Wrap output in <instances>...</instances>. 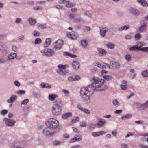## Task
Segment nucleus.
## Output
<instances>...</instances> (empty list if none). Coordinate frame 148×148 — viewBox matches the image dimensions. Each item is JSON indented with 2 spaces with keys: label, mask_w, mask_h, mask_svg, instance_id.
<instances>
[{
  "label": "nucleus",
  "mask_w": 148,
  "mask_h": 148,
  "mask_svg": "<svg viewBox=\"0 0 148 148\" xmlns=\"http://www.w3.org/2000/svg\"><path fill=\"white\" fill-rule=\"evenodd\" d=\"M121 148H129L127 145L125 144H123L121 146Z\"/></svg>",
  "instance_id": "64"
},
{
  "label": "nucleus",
  "mask_w": 148,
  "mask_h": 148,
  "mask_svg": "<svg viewBox=\"0 0 148 148\" xmlns=\"http://www.w3.org/2000/svg\"><path fill=\"white\" fill-rule=\"evenodd\" d=\"M47 127H49L55 131H58L57 127L58 126L59 123L56 119L51 118L49 119L46 122Z\"/></svg>",
  "instance_id": "2"
},
{
  "label": "nucleus",
  "mask_w": 148,
  "mask_h": 148,
  "mask_svg": "<svg viewBox=\"0 0 148 148\" xmlns=\"http://www.w3.org/2000/svg\"><path fill=\"white\" fill-rule=\"evenodd\" d=\"M79 118L78 117H76L75 118H73L72 120V122L73 123H75L77 122L79 120Z\"/></svg>",
  "instance_id": "55"
},
{
  "label": "nucleus",
  "mask_w": 148,
  "mask_h": 148,
  "mask_svg": "<svg viewBox=\"0 0 148 148\" xmlns=\"http://www.w3.org/2000/svg\"><path fill=\"white\" fill-rule=\"evenodd\" d=\"M135 38L136 40H139L141 38V35L139 33H137L135 35Z\"/></svg>",
  "instance_id": "37"
},
{
  "label": "nucleus",
  "mask_w": 148,
  "mask_h": 148,
  "mask_svg": "<svg viewBox=\"0 0 148 148\" xmlns=\"http://www.w3.org/2000/svg\"><path fill=\"white\" fill-rule=\"evenodd\" d=\"M82 140V139L79 137V138H77L75 137L70 140V143H73L75 142L78 141H80Z\"/></svg>",
  "instance_id": "33"
},
{
  "label": "nucleus",
  "mask_w": 148,
  "mask_h": 148,
  "mask_svg": "<svg viewBox=\"0 0 148 148\" xmlns=\"http://www.w3.org/2000/svg\"><path fill=\"white\" fill-rule=\"evenodd\" d=\"M106 123V121L104 119L99 118L98 122L96 124V125L98 128H102L103 127Z\"/></svg>",
  "instance_id": "9"
},
{
  "label": "nucleus",
  "mask_w": 148,
  "mask_h": 148,
  "mask_svg": "<svg viewBox=\"0 0 148 148\" xmlns=\"http://www.w3.org/2000/svg\"><path fill=\"white\" fill-rule=\"evenodd\" d=\"M69 17L70 18V19L71 20H74V19H75V16L73 14H69Z\"/></svg>",
  "instance_id": "51"
},
{
  "label": "nucleus",
  "mask_w": 148,
  "mask_h": 148,
  "mask_svg": "<svg viewBox=\"0 0 148 148\" xmlns=\"http://www.w3.org/2000/svg\"><path fill=\"white\" fill-rule=\"evenodd\" d=\"M120 87L121 89L123 90H125L127 88V86L125 85L121 84Z\"/></svg>",
  "instance_id": "57"
},
{
  "label": "nucleus",
  "mask_w": 148,
  "mask_h": 148,
  "mask_svg": "<svg viewBox=\"0 0 148 148\" xmlns=\"http://www.w3.org/2000/svg\"><path fill=\"white\" fill-rule=\"evenodd\" d=\"M112 103L115 106H118L119 104V103L116 99L112 101Z\"/></svg>",
  "instance_id": "53"
},
{
  "label": "nucleus",
  "mask_w": 148,
  "mask_h": 148,
  "mask_svg": "<svg viewBox=\"0 0 148 148\" xmlns=\"http://www.w3.org/2000/svg\"><path fill=\"white\" fill-rule=\"evenodd\" d=\"M132 38V36L130 34H127L125 36V39L126 40H130Z\"/></svg>",
  "instance_id": "47"
},
{
  "label": "nucleus",
  "mask_w": 148,
  "mask_h": 148,
  "mask_svg": "<svg viewBox=\"0 0 148 148\" xmlns=\"http://www.w3.org/2000/svg\"><path fill=\"white\" fill-rule=\"evenodd\" d=\"M82 21V18L80 16L77 17L74 19V21L76 23H80Z\"/></svg>",
  "instance_id": "43"
},
{
  "label": "nucleus",
  "mask_w": 148,
  "mask_h": 148,
  "mask_svg": "<svg viewBox=\"0 0 148 148\" xmlns=\"http://www.w3.org/2000/svg\"><path fill=\"white\" fill-rule=\"evenodd\" d=\"M58 132V131H55L51 128L47 127L44 128L43 131V134L46 136H52Z\"/></svg>",
  "instance_id": "3"
},
{
  "label": "nucleus",
  "mask_w": 148,
  "mask_h": 148,
  "mask_svg": "<svg viewBox=\"0 0 148 148\" xmlns=\"http://www.w3.org/2000/svg\"><path fill=\"white\" fill-rule=\"evenodd\" d=\"M122 112V110H118L115 111L114 113L117 114H119Z\"/></svg>",
  "instance_id": "60"
},
{
  "label": "nucleus",
  "mask_w": 148,
  "mask_h": 148,
  "mask_svg": "<svg viewBox=\"0 0 148 148\" xmlns=\"http://www.w3.org/2000/svg\"><path fill=\"white\" fill-rule=\"evenodd\" d=\"M130 28V26L129 25H127L123 26L121 27L118 28V31H122L123 30H126L129 29Z\"/></svg>",
  "instance_id": "24"
},
{
  "label": "nucleus",
  "mask_w": 148,
  "mask_h": 148,
  "mask_svg": "<svg viewBox=\"0 0 148 148\" xmlns=\"http://www.w3.org/2000/svg\"><path fill=\"white\" fill-rule=\"evenodd\" d=\"M7 47L4 44L1 42H0V51L3 52L5 51Z\"/></svg>",
  "instance_id": "20"
},
{
  "label": "nucleus",
  "mask_w": 148,
  "mask_h": 148,
  "mask_svg": "<svg viewBox=\"0 0 148 148\" xmlns=\"http://www.w3.org/2000/svg\"><path fill=\"white\" fill-rule=\"evenodd\" d=\"M124 58L125 60L128 62L130 61L131 60L132 58L131 55L128 54H127L125 55Z\"/></svg>",
  "instance_id": "40"
},
{
  "label": "nucleus",
  "mask_w": 148,
  "mask_h": 148,
  "mask_svg": "<svg viewBox=\"0 0 148 148\" xmlns=\"http://www.w3.org/2000/svg\"><path fill=\"white\" fill-rule=\"evenodd\" d=\"M66 65L62 64L59 65L58 67V69L56 70V72L61 75H65L69 73V71L67 70H65Z\"/></svg>",
  "instance_id": "4"
},
{
  "label": "nucleus",
  "mask_w": 148,
  "mask_h": 148,
  "mask_svg": "<svg viewBox=\"0 0 148 148\" xmlns=\"http://www.w3.org/2000/svg\"><path fill=\"white\" fill-rule=\"evenodd\" d=\"M132 114L130 113H129L126 114L124 116H122L121 117V119L122 120H123L125 118L129 119L131 118L132 117Z\"/></svg>",
  "instance_id": "35"
},
{
  "label": "nucleus",
  "mask_w": 148,
  "mask_h": 148,
  "mask_svg": "<svg viewBox=\"0 0 148 148\" xmlns=\"http://www.w3.org/2000/svg\"><path fill=\"white\" fill-rule=\"evenodd\" d=\"M106 46L108 48L110 49H112L114 48L115 45L114 44L108 43L107 44Z\"/></svg>",
  "instance_id": "32"
},
{
  "label": "nucleus",
  "mask_w": 148,
  "mask_h": 148,
  "mask_svg": "<svg viewBox=\"0 0 148 148\" xmlns=\"http://www.w3.org/2000/svg\"><path fill=\"white\" fill-rule=\"evenodd\" d=\"M148 106V100H147L145 102L141 104L140 106V109L141 110H144L147 108Z\"/></svg>",
  "instance_id": "17"
},
{
  "label": "nucleus",
  "mask_w": 148,
  "mask_h": 148,
  "mask_svg": "<svg viewBox=\"0 0 148 148\" xmlns=\"http://www.w3.org/2000/svg\"><path fill=\"white\" fill-rule=\"evenodd\" d=\"M144 23V24L140 26L139 28V30L140 32H143L144 31L147 27V25L145 24L144 21L142 20L141 21V23Z\"/></svg>",
  "instance_id": "18"
},
{
  "label": "nucleus",
  "mask_w": 148,
  "mask_h": 148,
  "mask_svg": "<svg viewBox=\"0 0 148 148\" xmlns=\"http://www.w3.org/2000/svg\"><path fill=\"white\" fill-rule=\"evenodd\" d=\"M91 85L85 88L84 90V102L88 103L90 102V96L92 95L95 90L103 91L106 88L105 84V81L96 77L90 79Z\"/></svg>",
  "instance_id": "1"
},
{
  "label": "nucleus",
  "mask_w": 148,
  "mask_h": 148,
  "mask_svg": "<svg viewBox=\"0 0 148 148\" xmlns=\"http://www.w3.org/2000/svg\"><path fill=\"white\" fill-rule=\"evenodd\" d=\"M25 92L23 90H19L17 92V94L18 95L24 94L25 93Z\"/></svg>",
  "instance_id": "58"
},
{
  "label": "nucleus",
  "mask_w": 148,
  "mask_h": 148,
  "mask_svg": "<svg viewBox=\"0 0 148 148\" xmlns=\"http://www.w3.org/2000/svg\"><path fill=\"white\" fill-rule=\"evenodd\" d=\"M99 30L100 34L102 37H105L106 35V33L109 31L108 28L104 26H101L100 27Z\"/></svg>",
  "instance_id": "8"
},
{
  "label": "nucleus",
  "mask_w": 148,
  "mask_h": 148,
  "mask_svg": "<svg viewBox=\"0 0 148 148\" xmlns=\"http://www.w3.org/2000/svg\"><path fill=\"white\" fill-rule=\"evenodd\" d=\"M61 143L58 141H55L53 142V144L54 145H58L60 144Z\"/></svg>",
  "instance_id": "61"
},
{
  "label": "nucleus",
  "mask_w": 148,
  "mask_h": 148,
  "mask_svg": "<svg viewBox=\"0 0 148 148\" xmlns=\"http://www.w3.org/2000/svg\"><path fill=\"white\" fill-rule=\"evenodd\" d=\"M28 21L30 25L31 26L34 25L36 23V19L32 18H29Z\"/></svg>",
  "instance_id": "25"
},
{
  "label": "nucleus",
  "mask_w": 148,
  "mask_h": 148,
  "mask_svg": "<svg viewBox=\"0 0 148 148\" xmlns=\"http://www.w3.org/2000/svg\"><path fill=\"white\" fill-rule=\"evenodd\" d=\"M66 35L68 38L73 40L77 38V36L75 34H73L72 33L67 32Z\"/></svg>",
  "instance_id": "19"
},
{
  "label": "nucleus",
  "mask_w": 148,
  "mask_h": 148,
  "mask_svg": "<svg viewBox=\"0 0 148 148\" xmlns=\"http://www.w3.org/2000/svg\"><path fill=\"white\" fill-rule=\"evenodd\" d=\"M58 97L57 94H49L48 96V99L51 101H54L55 99Z\"/></svg>",
  "instance_id": "16"
},
{
  "label": "nucleus",
  "mask_w": 148,
  "mask_h": 148,
  "mask_svg": "<svg viewBox=\"0 0 148 148\" xmlns=\"http://www.w3.org/2000/svg\"><path fill=\"white\" fill-rule=\"evenodd\" d=\"M77 108L79 109L82 111H83V108L82 107L81 105L80 104H79L77 106Z\"/></svg>",
  "instance_id": "63"
},
{
  "label": "nucleus",
  "mask_w": 148,
  "mask_h": 148,
  "mask_svg": "<svg viewBox=\"0 0 148 148\" xmlns=\"http://www.w3.org/2000/svg\"><path fill=\"white\" fill-rule=\"evenodd\" d=\"M72 113L70 112H68L64 114L62 116V118L63 119H68L69 117L72 116Z\"/></svg>",
  "instance_id": "23"
},
{
  "label": "nucleus",
  "mask_w": 148,
  "mask_h": 148,
  "mask_svg": "<svg viewBox=\"0 0 148 148\" xmlns=\"http://www.w3.org/2000/svg\"><path fill=\"white\" fill-rule=\"evenodd\" d=\"M103 77L104 79L107 81L111 80L112 79V77L109 75H105L103 76Z\"/></svg>",
  "instance_id": "38"
},
{
  "label": "nucleus",
  "mask_w": 148,
  "mask_h": 148,
  "mask_svg": "<svg viewBox=\"0 0 148 148\" xmlns=\"http://www.w3.org/2000/svg\"><path fill=\"white\" fill-rule=\"evenodd\" d=\"M142 76L144 77H148V70H145L141 72Z\"/></svg>",
  "instance_id": "30"
},
{
  "label": "nucleus",
  "mask_w": 148,
  "mask_h": 148,
  "mask_svg": "<svg viewBox=\"0 0 148 148\" xmlns=\"http://www.w3.org/2000/svg\"><path fill=\"white\" fill-rule=\"evenodd\" d=\"M47 56H50L53 55L54 53V52L53 50L50 49H47Z\"/></svg>",
  "instance_id": "26"
},
{
  "label": "nucleus",
  "mask_w": 148,
  "mask_h": 148,
  "mask_svg": "<svg viewBox=\"0 0 148 148\" xmlns=\"http://www.w3.org/2000/svg\"><path fill=\"white\" fill-rule=\"evenodd\" d=\"M37 26L38 29H45L47 28L46 24H42L39 23L37 25Z\"/></svg>",
  "instance_id": "27"
},
{
  "label": "nucleus",
  "mask_w": 148,
  "mask_h": 148,
  "mask_svg": "<svg viewBox=\"0 0 148 148\" xmlns=\"http://www.w3.org/2000/svg\"><path fill=\"white\" fill-rule=\"evenodd\" d=\"M42 42V40L40 38H37L35 39L34 44L35 45L40 44Z\"/></svg>",
  "instance_id": "41"
},
{
  "label": "nucleus",
  "mask_w": 148,
  "mask_h": 148,
  "mask_svg": "<svg viewBox=\"0 0 148 148\" xmlns=\"http://www.w3.org/2000/svg\"><path fill=\"white\" fill-rule=\"evenodd\" d=\"M8 113V111L7 110H3L1 112V114L2 116H5Z\"/></svg>",
  "instance_id": "48"
},
{
  "label": "nucleus",
  "mask_w": 148,
  "mask_h": 148,
  "mask_svg": "<svg viewBox=\"0 0 148 148\" xmlns=\"http://www.w3.org/2000/svg\"><path fill=\"white\" fill-rule=\"evenodd\" d=\"M97 50L98 52L99 55L100 56H103L107 53V51L104 49L101 48H98Z\"/></svg>",
  "instance_id": "12"
},
{
  "label": "nucleus",
  "mask_w": 148,
  "mask_h": 148,
  "mask_svg": "<svg viewBox=\"0 0 148 148\" xmlns=\"http://www.w3.org/2000/svg\"><path fill=\"white\" fill-rule=\"evenodd\" d=\"M17 96L16 95H12L10 98L7 100V102L8 103L12 104L17 99Z\"/></svg>",
  "instance_id": "11"
},
{
  "label": "nucleus",
  "mask_w": 148,
  "mask_h": 148,
  "mask_svg": "<svg viewBox=\"0 0 148 148\" xmlns=\"http://www.w3.org/2000/svg\"><path fill=\"white\" fill-rule=\"evenodd\" d=\"M40 86L42 88H50L51 86L48 84H45L44 83H42L40 84Z\"/></svg>",
  "instance_id": "29"
},
{
  "label": "nucleus",
  "mask_w": 148,
  "mask_h": 148,
  "mask_svg": "<svg viewBox=\"0 0 148 148\" xmlns=\"http://www.w3.org/2000/svg\"><path fill=\"white\" fill-rule=\"evenodd\" d=\"M95 65L102 69H104L106 68V67L105 65H103L102 64L100 63H96Z\"/></svg>",
  "instance_id": "31"
},
{
  "label": "nucleus",
  "mask_w": 148,
  "mask_h": 148,
  "mask_svg": "<svg viewBox=\"0 0 148 148\" xmlns=\"http://www.w3.org/2000/svg\"><path fill=\"white\" fill-rule=\"evenodd\" d=\"M52 111L54 115H58L60 114L61 112V108L60 106L54 105L52 107Z\"/></svg>",
  "instance_id": "5"
},
{
  "label": "nucleus",
  "mask_w": 148,
  "mask_h": 148,
  "mask_svg": "<svg viewBox=\"0 0 148 148\" xmlns=\"http://www.w3.org/2000/svg\"><path fill=\"white\" fill-rule=\"evenodd\" d=\"M134 135V134L132 132H128L127 135L125 136V138H127L130 136H133Z\"/></svg>",
  "instance_id": "56"
},
{
  "label": "nucleus",
  "mask_w": 148,
  "mask_h": 148,
  "mask_svg": "<svg viewBox=\"0 0 148 148\" xmlns=\"http://www.w3.org/2000/svg\"><path fill=\"white\" fill-rule=\"evenodd\" d=\"M34 37H39L40 34V33L36 30H34L32 33Z\"/></svg>",
  "instance_id": "42"
},
{
  "label": "nucleus",
  "mask_w": 148,
  "mask_h": 148,
  "mask_svg": "<svg viewBox=\"0 0 148 148\" xmlns=\"http://www.w3.org/2000/svg\"><path fill=\"white\" fill-rule=\"evenodd\" d=\"M14 84L15 85L18 87H19L21 86V83L20 82L17 80L15 81L14 82Z\"/></svg>",
  "instance_id": "52"
},
{
  "label": "nucleus",
  "mask_w": 148,
  "mask_h": 148,
  "mask_svg": "<svg viewBox=\"0 0 148 148\" xmlns=\"http://www.w3.org/2000/svg\"><path fill=\"white\" fill-rule=\"evenodd\" d=\"M110 63L112 64V67L114 69H117L120 67V64L119 63L113 61L111 62Z\"/></svg>",
  "instance_id": "14"
},
{
  "label": "nucleus",
  "mask_w": 148,
  "mask_h": 148,
  "mask_svg": "<svg viewBox=\"0 0 148 148\" xmlns=\"http://www.w3.org/2000/svg\"><path fill=\"white\" fill-rule=\"evenodd\" d=\"M17 54L16 53H12L9 54L7 56V60H10L16 58Z\"/></svg>",
  "instance_id": "15"
},
{
  "label": "nucleus",
  "mask_w": 148,
  "mask_h": 148,
  "mask_svg": "<svg viewBox=\"0 0 148 148\" xmlns=\"http://www.w3.org/2000/svg\"><path fill=\"white\" fill-rule=\"evenodd\" d=\"M51 38H48L46 39L44 44V47H48L51 44Z\"/></svg>",
  "instance_id": "21"
},
{
  "label": "nucleus",
  "mask_w": 148,
  "mask_h": 148,
  "mask_svg": "<svg viewBox=\"0 0 148 148\" xmlns=\"http://www.w3.org/2000/svg\"><path fill=\"white\" fill-rule=\"evenodd\" d=\"M12 50L14 52L17 51L18 49L17 47L15 45H12Z\"/></svg>",
  "instance_id": "50"
},
{
  "label": "nucleus",
  "mask_w": 148,
  "mask_h": 148,
  "mask_svg": "<svg viewBox=\"0 0 148 148\" xmlns=\"http://www.w3.org/2000/svg\"><path fill=\"white\" fill-rule=\"evenodd\" d=\"M92 136L94 137H96L99 136L98 132H92Z\"/></svg>",
  "instance_id": "59"
},
{
  "label": "nucleus",
  "mask_w": 148,
  "mask_h": 148,
  "mask_svg": "<svg viewBox=\"0 0 148 148\" xmlns=\"http://www.w3.org/2000/svg\"><path fill=\"white\" fill-rule=\"evenodd\" d=\"M108 73V71L105 70H102L101 71V74L103 76H105V74H106Z\"/></svg>",
  "instance_id": "62"
},
{
  "label": "nucleus",
  "mask_w": 148,
  "mask_h": 148,
  "mask_svg": "<svg viewBox=\"0 0 148 148\" xmlns=\"http://www.w3.org/2000/svg\"><path fill=\"white\" fill-rule=\"evenodd\" d=\"M3 121L5 122L6 125L8 127H12L15 124V123L14 120L7 118L4 119Z\"/></svg>",
  "instance_id": "7"
},
{
  "label": "nucleus",
  "mask_w": 148,
  "mask_h": 148,
  "mask_svg": "<svg viewBox=\"0 0 148 148\" xmlns=\"http://www.w3.org/2000/svg\"><path fill=\"white\" fill-rule=\"evenodd\" d=\"M29 102V100L28 99H25L21 102V104L22 105H26Z\"/></svg>",
  "instance_id": "46"
},
{
  "label": "nucleus",
  "mask_w": 148,
  "mask_h": 148,
  "mask_svg": "<svg viewBox=\"0 0 148 148\" xmlns=\"http://www.w3.org/2000/svg\"><path fill=\"white\" fill-rule=\"evenodd\" d=\"M66 3H67L66 5L65 6L68 8H70L75 5L74 4L70 3V1H67Z\"/></svg>",
  "instance_id": "36"
},
{
  "label": "nucleus",
  "mask_w": 148,
  "mask_h": 148,
  "mask_svg": "<svg viewBox=\"0 0 148 148\" xmlns=\"http://www.w3.org/2000/svg\"><path fill=\"white\" fill-rule=\"evenodd\" d=\"M63 44V41L62 40H59L53 44L52 48L53 50H59L61 48Z\"/></svg>",
  "instance_id": "6"
},
{
  "label": "nucleus",
  "mask_w": 148,
  "mask_h": 148,
  "mask_svg": "<svg viewBox=\"0 0 148 148\" xmlns=\"http://www.w3.org/2000/svg\"><path fill=\"white\" fill-rule=\"evenodd\" d=\"M63 54L64 55L66 56H68L71 58H74L77 57L76 55H75L72 54L71 53H69L67 52H64Z\"/></svg>",
  "instance_id": "34"
},
{
  "label": "nucleus",
  "mask_w": 148,
  "mask_h": 148,
  "mask_svg": "<svg viewBox=\"0 0 148 148\" xmlns=\"http://www.w3.org/2000/svg\"><path fill=\"white\" fill-rule=\"evenodd\" d=\"M142 46V45H140V47L137 45L133 46L130 47L129 49V50L131 51H140V47Z\"/></svg>",
  "instance_id": "13"
},
{
  "label": "nucleus",
  "mask_w": 148,
  "mask_h": 148,
  "mask_svg": "<svg viewBox=\"0 0 148 148\" xmlns=\"http://www.w3.org/2000/svg\"><path fill=\"white\" fill-rule=\"evenodd\" d=\"M137 2L141 5L146 7L147 6V2L145 0H137Z\"/></svg>",
  "instance_id": "28"
},
{
  "label": "nucleus",
  "mask_w": 148,
  "mask_h": 148,
  "mask_svg": "<svg viewBox=\"0 0 148 148\" xmlns=\"http://www.w3.org/2000/svg\"><path fill=\"white\" fill-rule=\"evenodd\" d=\"M140 51H142L145 52H148V47H140Z\"/></svg>",
  "instance_id": "45"
},
{
  "label": "nucleus",
  "mask_w": 148,
  "mask_h": 148,
  "mask_svg": "<svg viewBox=\"0 0 148 148\" xmlns=\"http://www.w3.org/2000/svg\"><path fill=\"white\" fill-rule=\"evenodd\" d=\"M41 53L43 56H47V49H43L41 50Z\"/></svg>",
  "instance_id": "49"
},
{
  "label": "nucleus",
  "mask_w": 148,
  "mask_h": 148,
  "mask_svg": "<svg viewBox=\"0 0 148 148\" xmlns=\"http://www.w3.org/2000/svg\"><path fill=\"white\" fill-rule=\"evenodd\" d=\"M55 103L56 104L54 105H57L58 106H61L63 105L62 102L61 100L60 99H58L55 101Z\"/></svg>",
  "instance_id": "39"
},
{
  "label": "nucleus",
  "mask_w": 148,
  "mask_h": 148,
  "mask_svg": "<svg viewBox=\"0 0 148 148\" xmlns=\"http://www.w3.org/2000/svg\"><path fill=\"white\" fill-rule=\"evenodd\" d=\"M134 104L135 105L136 107L140 109V106L141 105V103L140 102H135L134 103Z\"/></svg>",
  "instance_id": "54"
},
{
  "label": "nucleus",
  "mask_w": 148,
  "mask_h": 148,
  "mask_svg": "<svg viewBox=\"0 0 148 148\" xmlns=\"http://www.w3.org/2000/svg\"><path fill=\"white\" fill-rule=\"evenodd\" d=\"M72 67L74 69L77 70L78 69L79 67V63L76 61H73L72 64Z\"/></svg>",
  "instance_id": "22"
},
{
  "label": "nucleus",
  "mask_w": 148,
  "mask_h": 148,
  "mask_svg": "<svg viewBox=\"0 0 148 148\" xmlns=\"http://www.w3.org/2000/svg\"><path fill=\"white\" fill-rule=\"evenodd\" d=\"M130 11L131 13L135 16H138L140 14V12L138 10L133 8H131Z\"/></svg>",
  "instance_id": "10"
},
{
  "label": "nucleus",
  "mask_w": 148,
  "mask_h": 148,
  "mask_svg": "<svg viewBox=\"0 0 148 148\" xmlns=\"http://www.w3.org/2000/svg\"><path fill=\"white\" fill-rule=\"evenodd\" d=\"M84 16L88 17L89 19L92 18V16L91 14L89 12H85L84 13Z\"/></svg>",
  "instance_id": "44"
}]
</instances>
